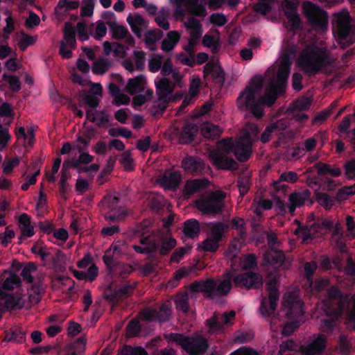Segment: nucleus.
Instances as JSON below:
<instances>
[{"label":"nucleus","instance_id":"28","mask_svg":"<svg viewBox=\"0 0 355 355\" xmlns=\"http://www.w3.org/2000/svg\"><path fill=\"white\" fill-rule=\"evenodd\" d=\"M283 306L286 309V316L292 318L304 314L303 303L300 300L291 298L287 302H282Z\"/></svg>","mask_w":355,"mask_h":355},{"label":"nucleus","instance_id":"19","mask_svg":"<svg viewBox=\"0 0 355 355\" xmlns=\"http://www.w3.org/2000/svg\"><path fill=\"white\" fill-rule=\"evenodd\" d=\"M204 76L211 75L215 84L223 87L225 82V73L218 62L209 61L204 66Z\"/></svg>","mask_w":355,"mask_h":355},{"label":"nucleus","instance_id":"55","mask_svg":"<svg viewBox=\"0 0 355 355\" xmlns=\"http://www.w3.org/2000/svg\"><path fill=\"white\" fill-rule=\"evenodd\" d=\"M163 57L160 55L153 54L148 61V69L153 73L159 71L162 64Z\"/></svg>","mask_w":355,"mask_h":355},{"label":"nucleus","instance_id":"7","mask_svg":"<svg viewBox=\"0 0 355 355\" xmlns=\"http://www.w3.org/2000/svg\"><path fill=\"white\" fill-rule=\"evenodd\" d=\"M219 144L223 152L216 150L211 153L212 164L218 169L236 170L239 167L237 162L227 156L230 153H234L235 144L232 139H222Z\"/></svg>","mask_w":355,"mask_h":355},{"label":"nucleus","instance_id":"23","mask_svg":"<svg viewBox=\"0 0 355 355\" xmlns=\"http://www.w3.org/2000/svg\"><path fill=\"white\" fill-rule=\"evenodd\" d=\"M155 85L159 100L168 99V96L173 93L175 88L174 83L166 78H162L155 82Z\"/></svg>","mask_w":355,"mask_h":355},{"label":"nucleus","instance_id":"53","mask_svg":"<svg viewBox=\"0 0 355 355\" xmlns=\"http://www.w3.org/2000/svg\"><path fill=\"white\" fill-rule=\"evenodd\" d=\"M344 176L350 180H355V159H350L345 162L343 164Z\"/></svg>","mask_w":355,"mask_h":355},{"label":"nucleus","instance_id":"42","mask_svg":"<svg viewBox=\"0 0 355 355\" xmlns=\"http://www.w3.org/2000/svg\"><path fill=\"white\" fill-rule=\"evenodd\" d=\"M198 0H175V14L177 16L184 17L188 12L191 5L197 3Z\"/></svg>","mask_w":355,"mask_h":355},{"label":"nucleus","instance_id":"48","mask_svg":"<svg viewBox=\"0 0 355 355\" xmlns=\"http://www.w3.org/2000/svg\"><path fill=\"white\" fill-rule=\"evenodd\" d=\"M164 36V33L162 31L155 28L151 31H148L145 33V43L146 45H153L157 41L161 40V38Z\"/></svg>","mask_w":355,"mask_h":355},{"label":"nucleus","instance_id":"5","mask_svg":"<svg viewBox=\"0 0 355 355\" xmlns=\"http://www.w3.org/2000/svg\"><path fill=\"white\" fill-rule=\"evenodd\" d=\"M352 19L347 11L340 12L333 20V32L342 49H345L355 42V31L352 25Z\"/></svg>","mask_w":355,"mask_h":355},{"label":"nucleus","instance_id":"20","mask_svg":"<svg viewBox=\"0 0 355 355\" xmlns=\"http://www.w3.org/2000/svg\"><path fill=\"white\" fill-rule=\"evenodd\" d=\"M342 312V306L340 305L337 307H333L331 309H327V318L323 319L321 322V331L327 334L332 333L336 326V321Z\"/></svg>","mask_w":355,"mask_h":355},{"label":"nucleus","instance_id":"45","mask_svg":"<svg viewBox=\"0 0 355 355\" xmlns=\"http://www.w3.org/2000/svg\"><path fill=\"white\" fill-rule=\"evenodd\" d=\"M185 26L187 29H190V33H193V37H199V35H202V25L198 19L194 17H191L185 23Z\"/></svg>","mask_w":355,"mask_h":355},{"label":"nucleus","instance_id":"54","mask_svg":"<svg viewBox=\"0 0 355 355\" xmlns=\"http://www.w3.org/2000/svg\"><path fill=\"white\" fill-rule=\"evenodd\" d=\"M175 307L178 311L184 313H187L189 311V300L187 295H181L178 296L175 301Z\"/></svg>","mask_w":355,"mask_h":355},{"label":"nucleus","instance_id":"52","mask_svg":"<svg viewBox=\"0 0 355 355\" xmlns=\"http://www.w3.org/2000/svg\"><path fill=\"white\" fill-rule=\"evenodd\" d=\"M37 266L33 262L28 263L21 270V276L23 279L28 283L33 282V277L32 273L37 270Z\"/></svg>","mask_w":355,"mask_h":355},{"label":"nucleus","instance_id":"58","mask_svg":"<svg viewBox=\"0 0 355 355\" xmlns=\"http://www.w3.org/2000/svg\"><path fill=\"white\" fill-rule=\"evenodd\" d=\"M311 290L313 293H320L328 286V281L322 278L311 279L309 282Z\"/></svg>","mask_w":355,"mask_h":355},{"label":"nucleus","instance_id":"18","mask_svg":"<svg viewBox=\"0 0 355 355\" xmlns=\"http://www.w3.org/2000/svg\"><path fill=\"white\" fill-rule=\"evenodd\" d=\"M182 167L187 173L197 175L201 174L205 164L202 159L195 156L187 155L182 160Z\"/></svg>","mask_w":355,"mask_h":355},{"label":"nucleus","instance_id":"13","mask_svg":"<svg viewBox=\"0 0 355 355\" xmlns=\"http://www.w3.org/2000/svg\"><path fill=\"white\" fill-rule=\"evenodd\" d=\"M172 310L171 305L168 304L164 303L159 307V309L147 308L142 311V315L146 321H155L159 322H166L169 320L171 315Z\"/></svg>","mask_w":355,"mask_h":355},{"label":"nucleus","instance_id":"8","mask_svg":"<svg viewBox=\"0 0 355 355\" xmlns=\"http://www.w3.org/2000/svg\"><path fill=\"white\" fill-rule=\"evenodd\" d=\"M207 237L202 242L200 247L205 252H215L218 250L229 227L225 223L216 221L207 223Z\"/></svg>","mask_w":355,"mask_h":355},{"label":"nucleus","instance_id":"14","mask_svg":"<svg viewBox=\"0 0 355 355\" xmlns=\"http://www.w3.org/2000/svg\"><path fill=\"white\" fill-rule=\"evenodd\" d=\"M252 140L249 133H245L236 144L234 155L240 162H247L252 154Z\"/></svg>","mask_w":355,"mask_h":355},{"label":"nucleus","instance_id":"4","mask_svg":"<svg viewBox=\"0 0 355 355\" xmlns=\"http://www.w3.org/2000/svg\"><path fill=\"white\" fill-rule=\"evenodd\" d=\"M165 339L174 342L189 355H204L208 350L209 344L207 339L201 334L187 336L183 334L170 333L164 335Z\"/></svg>","mask_w":355,"mask_h":355},{"label":"nucleus","instance_id":"31","mask_svg":"<svg viewBox=\"0 0 355 355\" xmlns=\"http://www.w3.org/2000/svg\"><path fill=\"white\" fill-rule=\"evenodd\" d=\"M286 127L287 126L285 123L282 120H279L275 123L268 124L262 132L260 137V141L263 144L268 142L272 133L280 130H284Z\"/></svg>","mask_w":355,"mask_h":355},{"label":"nucleus","instance_id":"34","mask_svg":"<svg viewBox=\"0 0 355 355\" xmlns=\"http://www.w3.org/2000/svg\"><path fill=\"white\" fill-rule=\"evenodd\" d=\"M200 231V223L196 219H189L184 223L183 233L186 237L193 239L198 236Z\"/></svg>","mask_w":355,"mask_h":355},{"label":"nucleus","instance_id":"16","mask_svg":"<svg viewBox=\"0 0 355 355\" xmlns=\"http://www.w3.org/2000/svg\"><path fill=\"white\" fill-rule=\"evenodd\" d=\"M139 243L142 245H133L134 250L142 254H152L158 251L159 248V241L152 235H147L139 238Z\"/></svg>","mask_w":355,"mask_h":355},{"label":"nucleus","instance_id":"56","mask_svg":"<svg viewBox=\"0 0 355 355\" xmlns=\"http://www.w3.org/2000/svg\"><path fill=\"white\" fill-rule=\"evenodd\" d=\"M284 15L288 21L291 29L297 30L300 28L301 20L297 12H284Z\"/></svg>","mask_w":355,"mask_h":355},{"label":"nucleus","instance_id":"50","mask_svg":"<svg viewBox=\"0 0 355 355\" xmlns=\"http://www.w3.org/2000/svg\"><path fill=\"white\" fill-rule=\"evenodd\" d=\"M21 281L19 276L15 273H12L8 277L2 284V288L4 290L12 291L15 286H19Z\"/></svg>","mask_w":355,"mask_h":355},{"label":"nucleus","instance_id":"3","mask_svg":"<svg viewBox=\"0 0 355 355\" xmlns=\"http://www.w3.org/2000/svg\"><path fill=\"white\" fill-rule=\"evenodd\" d=\"M232 282L235 286L245 287L247 289L259 288L262 282L261 277L258 273L248 272L236 274L230 271L225 274V279L218 286L216 284L215 296L228 294L232 288Z\"/></svg>","mask_w":355,"mask_h":355},{"label":"nucleus","instance_id":"40","mask_svg":"<svg viewBox=\"0 0 355 355\" xmlns=\"http://www.w3.org/2000/svg\"><path fill=\"white\" fill-rule=\"evenodd\" d=\"M111 65L112 63L107 58H101L94 62L92 71L94 74L103 75L109 70Z\"/></svg>","mask_w":355,"mask_h":355},{"label":"nucleus","instance_id":"36","mask_svg":"<svg viewBox=\"0 0 355 355\" xmlns=\"http://www.w3.org/2000/svg\"><path fill=\"white\" fill-rule=\"evenodd\" d=\"M319 175H324L327 173L330 174L334 178L340 177L342 175L340 168H331L329 164L319 162L314 165Z\"/></svg>","mask_w":355,"mask_h":355},{"label":"nucleus","instance_id":"1","mask_svg":"<svg viewBox=\"0 0 355 355\" xmlns=\"http://www.w3.org/2000/svg\"><path fill=\"white\" fill-rule=\"evenodd\" d=\"M292 59L288 53H284L281 59L275 82L267 87L266 93L257 97L261 92L263 80L261 76L252 77L249 84L239 94L237 105L241 111H248L257 119L263 116V107H271L275 103L277 94L285 92L288 79L291 73Z\"/></svg>","mask_w":355,"mask_h":355},{"label":"nucleus","instance_id":"25","mask_svg":"<svg viewBox=\"0 0 355 355\" xmlns=\"http://www.w3.org/2000/svg\"><path fill=\"white\" fill-rule=\"evenodd\" d=\"M182 180L181 175L177 171H166L161 180V184L165 189L175 190Z\"/></svg>","mask_w":355,"mask_h":355},{"label":"nucleus","instance_id":"15","mask_svg":"<svg viewBox=\"0 0 355 355\" xmlns=\"http://www.w3.org/2000/svg\"><path fill=\"white\" fill-rule=\"evenodd\" d=\"M135 286L133 284H124L118 288L109 286L104 293L105 298L112 302H118L132 295Z\"/></svg>","mask_w":355,"mask_h":355},{"label":"nucleus","instance_id":"61","mask_svg":"<svg viewBox=\"0 0 355 355\" xmlns=\"http://www.w3.org/2000/svg\"><path fill=\"white\" fill-rule=\"evenodd\" d=\"M312 103V99L310 97L303 96L294 102V106L299 111L308 110Z\"/></svg>","mask_w":355,"mask_h":355},{"label":"nucleus","instance_id":"33","mask_svg":"<svg viewBox=\"0 0 355 355\" xmlns=\"http://www.w3.org/2000/svg\"><path fill=\"white\" fill-rule=\"evenodd\" d=\"M345 299L342 292L336 286H331L327 291V300L325 303L327 309H331L330 307L331 304H329L333 302H336L337 304L335 307L340 305L342 306V311L343 310V303Z\"/></svg>","mask_w":355,"mask_h":355},{"label":"nucleus","instance_id":"35","mask_svg":"<svg viewBox=\"0 0 355 355\" xmlns=\"http://www.w3.org/2000/svg\"><path fill=\"white\" fill-rule=\"evenodd\" d=\"M87 344L85 336L79 337L76 341L70 343L66 349L67 355H83Z\"/></svg>","mask_w":355,"mask_h":355},{"label":"nucleus","instance_id":"43","mask_svg":"<svg viewBox=\"0 0 355 355\" xmlns=\"http://www.w3.org/2000/svg\"><path fill=\"white\" fill-rule=\"evenodd\" d=\"M24 306L21 297L19 295H7L5 300V307L8 310L21 309Z\"/></svg>","mask_w":355,"mask_h":355},{"label":"nucleus","instance_id":"29","mask_svg":"<svg viewBox=\"0 0 355 355\" xmlns=\"http://www.w3.org/2000/svg\"><path fill=\"white\" fill-rule=\"evenodd\" d=\"M129 234L132 236H139L140 238L147 235H152L155 237L154 231L151 230L150 222L148 220H144L130 229Z\"/></svg>","mask_w":355,"mask_h":355},{"label":"nucleus","instance_id":"62","mask_svg":"<svg viewBox=\"0 0 355 355\" xmlns=\"http://www.w3.org/2000/svg\"><path fill=\"white\" fill-rule=\"evenodd\" d=\"M96 0H85V5L80 8V15L82 17H91L94 13Z\"/></svg>","mask_w":355,"mask_h":355},{"label":"nucleus","instance_id":"57","mask_svg":"<svg viewBox=\"0 0 355 355\" xmlns=\"http://www.w3.org/2000/svg\"><path fill=\"white\" fill-rule=\"evenodd\" d=\"M2 78L3 80L9 83V85L12 91L17 92L21 89V82L17 76H9L5 73L3 74Z\"/></svg>","mask_w":355,"mask_h":355},{"label":"nucleus","instance_id":"2","mask_svg":"<svg viewBox=\"0 0 355 355\" xmlns=\"http://www.w3.org/2000/svg\"><path fill=\"white\" fill-rule=\"evenodd\" d=\"M334 60L325 47L307 46L301 53L299 64L304 72L312 77L333 65Z\"/></svg>","mask_w":355,"mask_h":355},{"label":"nucleus","instance_id":"47","mask_svg":"<svg viewBox=\"0 0 355 355\" xmlns=\"http://www.w3.org/2000/svg\"><path fill=\"white\" fill-rule=\"evenodd\" d=\"M118 355H148V354L142 347H132L131 345H125Z\"/></svg>","mask_w":355,"mask_h":355},{"label":"nucleus","instance_id":"59","mask_svg":"<svg viewBox=\"0 0 355 355\" xmlns=\"http://www.w3.org/2000/svg\"><path fill=\"white\" fill-rule=\"evenodd\" d=\"M109 135L113 137H122L126 139L130 138L132 133L130 130L125 128H112L108 130Z\"/></svg>","mask_w":355,"mask_h":355},{"label":"nucleus","instance_id":"27","mask_svg":"<svg viewBox=\"0 0 355 355\" xmlns=\"http://www.w3.org/2000/svg\"><path fill=\"white\" fill-rule=\"evenodd\" d=\"M209 184V182L206 178L188 180L184 186V193L186 195H193L207 188Z\"/></svg>","mask_w":355,"mask_h":355},{"label":"nucleus","instance_id":"32","mask_svg":"<svg viewBox=\"0 0 355 355\" xmlns=\"http://www.w3.org/2000/svg\"><path fill=\"white\" fill-rule=\"evenodd\" d=\"M145 82L146 78L143 75H139L135 78H130L125 87L127 92L130 95H134L142 92L144 88Z\"/></svg>","mask_w":355,"mask_h":355},{"label":"nucleus","instance_id":"9","mask_svg":"<svg viewBox=\"0 0 355 355\" xmlns=\"http://www.w3.org/2000/svg\"><path fill=\"white\" fill-rule=\"evenodd\" d=\"M225 193L222 191L211 192L206 198L196 201V207L205 214H218L223 211Z\"/></svg>","mask_w":355,"mask_h":355},{"label":"nucleus","instance_id":"41","mask_svg":"<svg viewBox=\"0 0 355 355\" xmlns=\"http://www.w3.org/2000/svg\"><path fill=\"white\" fill-rule=\"evenodd\" d=\"M298 180V175L297 173L294 171H288L282 173L278 180L277 182H275V189L277 191H279L280 189H286V185L282 184L281 186H278V184L282 182H287L289 183H294L297 182Z\"/></svg>","mask_w":355,"mask_h":355},{"label":"nucleus","instance_id":"26","mask_svg":"<svg viewBox=\"0 0 355 355\" xmlns=\"http://www.w3.org/2000/svg\"><path fill=\"white\" fill-rule=\"evenodd\" d=\"M310 191L306 190L304 192H293L289 196V212L293 214L296 208L300 207L304 202L310 197Z\"/></svg>","mask_w":355,"mask_h":355},{"label":"nucleus","instance_id":"44","mask_svg":"<svg viewBox=\"0 0 355 355\" xmlns=\"http://www.w3.org/2000/svg\"><path fill=\"white\" fill-rule=\"evenodd\" d=\"M155 239L159 241V248L158 250L161 255L168 254L171 250L176 245V241L173 238H168L162 241L160 238L155 236Z\"/></svg>","mask_w":355,"mask_h":355},{"label":"nucleus","instance_id":"30","mask_svg":"<svg viewBox=\"0 0 355 355\" xmlns=\"http://www.w3.org/2000/svg\"><path fill=\"white\" fill-rule=\"evenodd\" d=\"M4 340L23 343L26 340V331L22 327L15 326L5 331Z\"/></svg>","mask_w":355,"mask_h":355},{"label":"nucleus","instance_id":"21","mask_svg":"<svg viewBox=\"0 0 355 355\" xmlns=\"http://www.w3.org/2000/svg\"><path fill=\"white\" fill-rule=\"evenodd\" d=\"M216 282L213 279H207L205 281L196 282L191 285L193 292L203 293L207 297L215 296Z\"/></svg>","mask_w":355,"mask_h":355},{"label":"nucleus","instance_id":"10","mask_svg":"<svg viewBox=\"0 0 355 355\" xmlns=\"http://www.w3.org/2000/svg\"><path fill=\"white\" fill-rule=\"evenodd\" d=\"M334 225V223L332 220H324L321 223H313L311 225L299 226L295 230V234H297L300 232L303 242L308 243L317 238L323 230H331Z\"/></svg>","mask_w":355,"mask_h":355},{"label":"nucleus","instance_id":"6","mask_svg":"<svg viewBox=\"0 0 355 355\" xmlns=\"http://www.w3.org/2000/svg\"><path fill=\"white\" fill-rule=\"evenodd\" d=\"M279 275L276 273H269L266 279V288L268 297H263L261 300L259 311L265 319L275 316V311L279 299Z\"/></svg>","mask_w":355,"mask_h":355},{"label":"nucleus","instance_id":"39","mask_svg":"<svg viewBox=\"0 0 355 355\" xmlns=\"http://www.w3.org/2000/svg\"><path fill=\"white\" fill-rule=\"evenodd\" d=\"M201 132L205 137L212 139L219 137L221 134V130L218 126L209 122L203 123Z\"/></svg>","mask_w":355,"mask_h":355},{"label":"nucleus","instance_id":"24","mask_svg":"<svg viewBox=\"0 0 355 355\" xmlns=\"http://www.w3.org/2000/svg\"><path fill=\"white\" fill-rule=\"evenodd\" d=\"M127 22L135 35L138 38H141L143 29L147 26L145 19L139 14H135L134 15L130 14L127 17Z\"/></svg>","mask_w":355,"mask_h":355},{"label":"nucleus","instance_id":"51","mask_svg":"<svg viewBox=\"0 0 355 355\" xmlns=\"http://www.w3.org/2000/svg\"><path fill=\"white\" fill-rule=\"evenodd\" d=\"M168 12L164 8H162L158 14L155 17V21L157 26L167 31L170 28V24L167 20Z\"/></svg>","mask_w":355,"mask_h":355},{"label":"nucleus","instance_id":"49","mask_svg":"<svg viewBox=\"0 0 355 355\" xmlns=\"http://www.w3.org/2000/svg\"><path fill=\"white\" fill-rule=\"evenodd\" d=\"M354 194H355V183L353 185L345 186L339 189L336 194L335 199L338 201H343Z\"/></svg>","mask_w":355,"mask_h":355},{"label":"nucleus","instance_id":"38","mask_svg":"<svg viewBox=\"0 0 355 355\" xmlns=\"http://www.w3.org/2000/svg\"><path fill=\"white\" fill-rule=\"evenodd\" d=\"M63 32L64 40L62 42H64L70 48L74 49L76 45V31L71 23H65Z\"/></svg>","mask_w":355,"mask_h":355},{"label":"nucleus","instance_id":"22","mask_svg":"<svg viewBox=\"0 0 355 355\" xmlns=\"http://www.w3.org/2000/svg\"><path fill=\"white\" fill-rule=\"evenodd\" d=\"M199 128L197 124L187 123L180 132L179 141L182 144H191L198 135Z\"/></svg>","mask_w":355,"mask_h":355},{"label":"nucleus","instance_id":"46","mask_svg":"<svg viewBox=\"0 0 355 355\" xmlns=\"http://www.w3.org/2000/svg\"><path fill=\"white\" fill-rule=\"evenodd\" d=\"M127 215V211L119 207L117 210H110L105 214V218L108 222H116L123 219Z\"/></svg>","mask_w":355,"mask_h":355},{"label":"nucleus","instance_id":"37","mask_svg":"<svg viewBox=\"0 0 355 355\" xmlns=\"http://www.w3.org/2000/svg\"><path fill=\"white\" fill-rule=\"evenodd\" d=\"M108 26L114 39H123L129 34L128 28L123 26L119 25L116 20L110 21Z\"/></svg>","mask_w":355,"mask_h":355},{"label":"nucleus","instance_id":"60","mask_svg":"<svg viewBox=\"0 0 355 355\" xmlns=\"http://www.w3.org/2000/svg\"><path fill=\"white\" fill-rule=\"evenodd\" d=\"M132 271V268L128 264L118 263L114 268L113 273L121 278H125Z\"/></svg>","mask_w":355,"mask_h":355},{"label":"nucleus","instance_id":"11","mask_svg":"<svg viewBox=\"0 0 355 355\" xmlns=\"http://www.w3.org/2000/svg\"><path fill=\"white\" fill-rule=\"evenodd\" d=\"M235 316L236 311L233 310L225 312L221 315L214 314L206 321L209 333L212 334L223 332L225 327H230L234 324Z\"/></svg>","mask_w":355,"mask_h":355},{"label":"nucleus","instance_id":"63","mask_svg":"<svg viewBox=\"0 0 355 355\" xmlns=\"http://www.w3.org/2000/svg\"><path fill=\"white\" fill-rule=\"evenodd\" d=\"M178 59L182 64L190 67H193L196 64L195 53H187V55L181 53L178 55Z\"/></svg>","mask_w":355,"mask_h":355},{"label":"nucleus","instance_id":"12","mask_svg":"<svg viewBox=\"0 0 355 355\" xmlns=\"http://www.w3.org/2000/svg\"><path fill=\"white\" fill-rule=\"evenodd\" d=\"M310 7L306 11V17L313 29L324 31L328 25L327 13L318 6L308 3Z\"/></svg>","mask_w":355,"mask_h":355},{"label":"nucleus","instance_id":"64","mask_svg":"<svg viewBox=\"0 0 355 355\" xmlns=\"http://www.w3.org/2000/svg\"><path fill=\"white\" fill-rule=\"evenodd\" d=\"M254 338V333L252 331L238 332L235 334L234 340L239 343H247Z\"/></svg>","mask_w":355,"mask_h":355},{"label":"nucleus","instance_id":"17","mask_svg":"<svg viewBox=\"0 0 355 355\" xmlns=\"http://www.w3.org/2000/svg\"><path fill=\"white\" fill-rule=\"evenodd\" d=\"M327 338L320 334L317 336L309 344L301 347L302 355H321L327 346Z\"/></svg>","mask_w":355,"mask_h":355}]
</instances>
